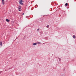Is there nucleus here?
Returning a JSON list of instances; mask_svg holds the SVG:
<instances>
[{"instance_id": "obj_4", "label": "nucleus", "mask_w": 76, "mask_h": 76, "mask_svg": "<svg viewBox=\"0 0 76 76\" xmlns=\"http://www.w3.org/2000/svg\"><path fill=\"white\" fill-rule=\"evenodd\" d=\"M6 21L7 22H8L10 21V20L8 19H6Z\"/></svg>"}, {"instance_id": "obj_8", "label": "nucleus", "mask_w": 76, "mask_h": 76, "mask_svg": "<svg viewBox=\"0 0 76 76\" xmlns=\"http://www.w3.org/2000/svg\"><path fill=\"white\" fill-rule=\"evenodd\" d=\"M73 38H76V36H75V35H74L73 36Z\"/></svg>"}, {"instance_id": "obj_10", "label": "nucleus", "mask_w": 76, "mask_h": 76, "mask_svg": "<svg viewBox=\"0 0 76 76\" xmlns=\"http://www.w3.org/2000/svg\"><path fill=\"white\" fill-rule=\"evenodd\" d=\"M39 30V28L37 30V31H38Z\"/></svg>"}, {"instance_id": "obj_3", "label": "nucleus", "mask_w": 76, "mask_h": 76, "mask_svg": "<svg viewBox=\"0 0 76 76\" xmlns=\"http://www.w3.org/2000/svg\"><path fill=\"white\" fill-rule=\"evenodd\" d=\"M2 2L3 4H4V0H2Z\"/></svg>"}, {"instance_id": "obj_5", "label": "nucleus", "mask_w": 76, "mask_h": 76, "mask_svg": "<svg viewBox=\"0 0 76 76\" xmlns=\"http://www.w3.org/2000/svg\"><path fill=\"white\" fill-rule=\"evenodd\" d=\"M33 45H37V43H34L33 44Z\"/></svg>"}, {"instance_id": "obj_12", "label": "nucleus", "mask_w": 76, "mask_h": 76, "mask_svg": "<svg viewBox=\"0 0 76 76\" xmlns=\"http://www.w3.org/2000/svg\"><path fill=\"white\" fill-rule=\"evenodd\" d=\"M24 13H23V14H22V15H24Z\"/></svg>"}, {"instance_id": "obj_11", "label": "nucleus", "mask_w": 76, "mask_h": 76, "mask_svg": "<svg viewBox=\"0 0 76 76\" xmlns=\"http://www.w3.org/2000/svg\"><path fill=\"white\" fill-rule=\"evenodd\" d=\"M40 42H38V44H40Z\"/></svg>"}, {"instance_id": "obj_2", "label": "nucleus", "mask_w": 76, "mask_h": 76, "mask_svg": "<svg viewBox=\"0 0 76 76\" xmlns=\"http://www.w3.org/2000/svg\"><path fill=\"white\" fill-rule=\"evenodd\" d=\"M20 7H20V6H19L18 7V10L19 11H20Z\"/></svg>"}, {"instance_id": "obj_1", "label": "nucleus", "mask_w": 76, "mask_h": 76, "mask_svg": "<svg viewBox=\"0 0 76 76\" xmlns=\"http://www.w3.org/2000/svg\"><path fill=\"white\" fill-rule=\"evenodd\" d=\"M23 1L22 0H20L19 2L20 4L22 5L23 4Z\"/></svg>"}, {"instance_id": "obj_7", "label": "nucleus", "mask_w": 76, "mask_h": 76, "mask_svg": "<svg viewBox=\"0 0 76 76\" xmlns=\"http://www.w3.org/2000/svg\"><path fill=\"white\" fill-rule=\"evenodd\" d=\"M68 5V3H66L65 4V5L66 6H67V5Z\"/></svg>"}, {"instance_id": "obj_6", "label": "nucleus", "mask_w": 76, "mask_h": 76, "mask_svg": "<svg viewBox=\"0 0 76 76\" xmlns=\"http://www.w3.org/2000/svg\"><path fill=\"white\" fill-rule=\"evenodd\" d=\"M0 45L1 46H2V42H0Z\"/></svg>"}, {"instance_id": "obj_9", "label": "nucleus", "mask_w": 76, "mask_h": 76, "mask_svg": "<svg viewBox=\"0 0 76 76\" xmlns=\"http://www.w3.org/2000/svg\"><path fill=\"white\" fill-rule=\"evenodd\" d=\"M47 28H48L49 27V25H48L46 26Z\"/></svg>"}]
</instances>
